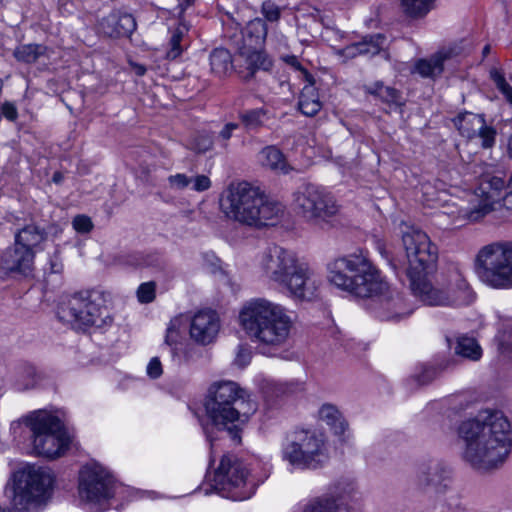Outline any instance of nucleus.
<instances>
[{"label": "nucleus", "instance_id": "f257e3e1", "mask_svg": "<svg viewBox=\"0 0 512 512\" xmlns=\"http://www.w3.org/2000/svg\"><path fill=\"white\" fill-rule=\"evenodd\" d=\"M328 279L336 287L359 298L379 297L375 316L381 321L399 322L413 313L401 293L385 294L389 285L381 272L363 254H350L328 265Z\"/></svg>", "mask_w": 512, "mask_h": 512}, {"label": "nucleus", "instance_id": "f03ea898", "mask_svg": "<svg viewBox=\"0 0 512 512\" xmlns=\"http://www.w3.org/2000/svg\"><path fill=\"white\" fill-rule=\"evenodd\" d=\"M456 432L463 461L478 471L496 468L512 449V427L500 411H480L460 422Z\"/></svg>", "mask_w": 512, "mask_h": 512}, {"label": "nucleus", "instance_id": "7ed1b4c3", "mask_svg": "<svg viewBox=\"0 0 512 512\" xmlns=\"http://www.w3.org/2000/svg\"><path fill=\"white\" fill-rule=\"evenodd\" d=\"M402 244L408 260L405 270L412 293L429 306H449L457 302L470 303L473 300L468 284L461 280L459 289L463 299L451 298L450 295L432 286L429 277L437 269L438 248L422 230L401 223Z\"/></svg>", "mask_w": 512, "mask_h": 512}, {"label": "nucleus", "instance_id": "20e7f679", "mask_svg": "<svg viewBox=\"0 0 512 512\" xmlns=\"http://www.w3.org/2000/svg\"><path fill=\"white\" fill-rule=\"evenodd\" d=\"M245 391L237 383L224 381L210 387L205 399L208 417L202 422V430L210 444L208 468L215 462L214 448L218 440L229 438L235 444L242 440V427L248 421L249 413L242 411Z\"/></svg>", "mask_w": 512, "mask_h": 512}, {"label": "nucleus", "instance_id": "39448f33", "mask_svg": "<svg viewBox=\"0 0 512 512\" xmlns=\"http://www.w3.org/2000/svg\"><path fill=\"white\" fill-rule=\"evenodd\" d=\"M239 320L251 341L263 347L282 345L292 324L283 306L265 298L246 302L240 310Z\"/></svg>", "mask_w": 512, "mask_h": 512}, {"label": "nucleus", "instance_id": "423d86ee", "mask_svg": "<svg viewBox=\"0 0 512 512\" xmlns=\"http://www.w3.org/2000/svg\"><path fill=\"white\" fill-rule=\"evenodd\" d=\"M261 264L265 275L293 297L301 300L315 297L321 281L307 264L298 262L293 252L273 245L264 253Z\"/></svg>", "mask_w": 512, "mask_h": 512}, {"label": "nucleus", "instance_id": "0eeeda50", "mask_svg": "<svg viewBox=\"0 0 512 512\" xmlns=\"http://www.w3.org/2000/svg\"><path fill=\"white\" fill-rule=\"evenodd\" d=\"M220 205L229 218L255 227L267 226V221L283 213L280 203L270 200L258 187L247 182L230 185Z\"/></svg>", "mask_w": 512, "mask_h": 512}, {"label": "nucleus", "instance_id": "6e6552de", "mask_svg": "<svg viewBox=\"0 0 512 512\" xmlns=\"http://www.w3.org/2000/svg\"><path fill=\"white\" fill-rule=\"evenodd\" d=\"M281 453L283 460L301 470L320 469L329 458L323 436L309 429L288 432Z\"/></svg>", "mask_w": 512, "mask_h": 512}, {"label": "nucleus", "instance_id": "1a4fd4ad", "mask_svg": "<svg viewBox=\"0 0 512 512\" xmlns=\"http://www.w3.org/2000/svg\"><path fill=\"white\" fill-rule=\"evenodd\" d=\"M25 424L30 429L32 449L37 456L54 459L68 448L69 437L57 416L37 410L25 417Z\"/></svg>", "mask_w": 512, "mask_h": 512}, {"label": "nucleus", "instance_id": "9d476101", "mask_svg": "<svg viewBox=\"0 0 512 512\" xmlns=\"http://www.w3.org/2000/svg\"><path fill=\"white\" fill-rule=\"evenodd\" d=\"M212 481L211 488L214 491L233 501L251 498L257 488L247 464L234 454H224L221 457Z\"/></svg>", "mask_w": 512, "mask_h": 512}, {"label": "nucleus", "instance_id": "9b49d317", "mask_svg": "<svg viewBox=\"0 0 512 512\" xmlns=\"http://www.w3.org/2000/svg\"><path fill=\"white\" fill-rule=\"evenodd\" d=\"M103 299L94 293H78L57 308L60 321L82 327H94L105 331L113 324V317Z\"/></svg>", "mask_w": 512, "mask_h": 512}, {"label": "nucleus", "instance_id": "f8f14e48", "mask_svg": "<svg viewBox=\"0 0 512 512\" xmlns=\"http://www.w3.org/2000/svg\"><path fill=\"white\" fill-rule=\"evenodd\" d=\"M55 477L49 468L27 466L14 474L12 505L27 511L51 495Z\"/></svg>", "mask_w": 512, "mask_h": 512}, {"label": "nucleus", "instance_id": "ddd939ff", "mask_svg": "<svg viewBox=\"0 0 512 512\" xmlns=\"http://www.w3.org/2000/svg\"><path fill=\"white\" fill-rule=\"evenodd\" d=\"M479 279L496 289L512 287V243H492L483 247L476 258Z\"/></svg>", "mask_w": 512, "mask_h": 512}, {"label": "nucleus", "instance_id": "4468645a", "mask_svg": "<svg viewBox=\"0 0 512 512\" xmlns=\"http://www.w3.org/2000/svg\"><path fill=\"white\" fill-rule=\"evenodd\" d=\"M116 486L115 478L98 463L86 464L79 471V498L93 512L107 509L109 500L116 493Z\"/></svg>", "mask_w": 512, "mask_h": 512}, {"label": "nucleus", "instance_id": "2eb2a0df", "mask_svg": "<svg viewBox=\"0 0 512 512\" xmlns=\"http://www.w3.org/2000/svg\"><path fill=\"white\" fill-rule=\"evenodd\" d=\"M293 206L298 215L313 224L326 222L338 212L334 197L322 186L300 185L293 193Z\"/></svg>", "mask_w": 512, "mask_h": 512}, {"label": "nucleus", "instance_id": "dca6fc26", "mask_svg": "<svg viewBox=\"0 0 512 512\" xmlns=\"http://www.w3.org/2000/svg\"><path fill=\"white\" fill-rule=\"evenodd\" d=\"M451 467L440 459L419 463L414 473V485L423 492L445 493L452 483Z\"/></svg>", "mask_w": 512, "mask_h": 512}, {"label": "nucleus", "instance_id": "f3484780", "mask_svg": "<svg viewBox=\"0 0 512 512\" xmlns=\"http://www.w3.org/2000/svg\"><path fill=\"white\" fill-rule=\"evenodd\" d=\"M354 487L338 483L317 497L311 498L301 512H349L353 500Z\"/></svg>", "mask_w": 512, "mask_h": 512}, {"label": "nucleus", "instance_id": "a211bd4d", "mask_svg": "<svg viewBox=\"0 0 512 512\" xmlns=\"http://www.w3.org/2000/svg\"><path fill=\"white\" fill-rule=\"evenodd\" d=\"M510 189L505 180L499 176H483L479 186L476 189V195L482 198V204L469 214V218L473 221L479 220L481 217L493 210V205L502 198L506 203L512 202V197L508 199Z\"/></svg>", "mask_w": 512, "mask_h": 512}, {"label": "nucleus", "instance_id": "6ab92c4d", "mask_svg": "<svg viewBox=\"0 0 512 512\" xmlns=\"http://www.w3.org/2000/svg\"><path fill=\"white\" fill-rule=\"evenodd\" d=\"M137 28L135 18L119 10H113L108 15L97 20L96 31L108 38H128Z\"/></svg>", "mask_w": 512, "mask_h": 512}, {"label": "nucleus", "instance_id": "aec40b11", "mask_svg": "<svg viewBox=\"0 0 512 512\" xmlns=\"http://www.w3.org/2000/svg\"><path fill=\"white\" fill-rule=\"evenodd\" d=\"M50 376L44 370L38 369L33 363L19 361L12 370V385L16 391L25 392L39 389L49 384Z\"/></svg>", "mask_w": 512, "mask_h": 512}, {"label": "nucleus", "instance_id": "412c9836", "mask_svg": "<svg viewBox=\"0 0 512 512\" xmlns=\"http://www.w3.org/2000/svg\"><path fill=\"white\" fill-rule=\"evenodd\" d=\"M61 228L57 224H50L47 227H41L38 224L30 223L18 229L14 236V241L18 245L30 249L35 255L44 250V244L49 235L57 237L61 233Z\"/></svg>", "mask_w": 512, "mask_h": 512}, {"label": "nucleus", "instance_id": "4be33fe9", "mask_svg": "<svg viewBox=\"0 0 512 512\" xmlns=\"http://www.w3.org/2000/svg\"><path fill=\"white\" fill-rule=\"evenodd\" d=\"M219 318L213 310H202L194 315L190 325V336L197 343H211L219 332Z\"/></svg>", "mask_w": 512, "mask_h": 512}, {"label": "nucleus", "instance_id": "5701e85b", "mask_svg": "<svg viewBox=\"0 0 512 512\" xmlns=\"http://www.w3.org/2000/svg\"><path fill=\"white\" fill-rule=\"evenodd\" d=\"M454 366L455 360L452 358H442L419 363L416 365L408 381L410 384L417 387L426 386L438 379L444 372L451 370Z\"/></svg>", "mask_w": 512, "mask_h": 512}, {"label": "nucleus", "instance_id": "b1692460", "mask_svg": "<svg viewBox=\"0 0 512 512\" xmlns=\"http://www.w3.org/2000/svg\"><path fill=\"white\" fill-rule=\"evenodd\" d=\"M35 254L23 247L18 245L16 241L12 247L7 248L2 257V267L8 272H16L26 275L32 271L34 264Z\"/></svg>", "mask_w": 512, "mask_h": 512}, {"label": "nucleus", "instance_id": "393cba45", "mask_svg": "<svg viewBox=\"0 0 512 512\" xmlns=\"http://www.w3.org/2000/svg\"><path fill=\"white\" fill-rule=\"evenodd\" d=\"M238 53L244 61L249 77H253L258 71L266 72L272 68L273 61L263 47L240 46Z\"/></svg>", "mask_w": 512, "mask_h": 512}, {"label": "nucleus", "instance_id": "a878e982", "mask_svg": "<svg viewBox=\"0 0 512 512\" xmlns=\"http://www.w3.org/2000/svg\"><path fill=\"white\" fill-rule=\"evenodd\" d=\"M273 118L267 106L242 109L238 112V119L247 133H258L267 128V123Z\"/></svg>", "mask_w": 512, "mask_h": 512}, {"label": "nucleus", "instance_id": "bb28decb", "mask_svg": "<svg viewBox=\"0 0 512 512\" xmlns=\"http://www.w3.org/2000/svg\"><path fill=\"white\" fill-rule=\"evenodd\" d=\"M298 109L307 117L315 116L322 109L318 89L315 87V78L311 73L306 74V85L299 95Z\"/></svg>", "mask_w": 512, "mask_h": 512}, {"label": "nucleus", "instance_id": "cd10ccee", "mask_svg": "<svg viewBox=\"0 0 512 512\" xmlns=\"http://www.w3.org/2000/svg\"><path fill=\"white\" fill-rule=\"evenodd\" d=\"M386 42L385 35L376 33L367 35L361 41L352 43L344 48V54L348 57L358 55H377L383 49Z\"/></svg>", "mask_w": 512, "mask_h": 512}, {"label": "nucleus", "instance_id": "c85d7f7f", "mask_svg": "<svg viewBox=\"0 0 512 512\" xmlns=\"http://www.w3.org/2000/svg\"><path fill=\"white\" fill-rule=\"evenodd\" d=\"M319 418L330 427L332 432L338 436L341 441H345V432L348 429V423L335 405L328 403L323 404L319 409Z\"/></svg>", "mask_w": 512, "mask_h": 512}, {"label": "nucleus", "instance_id": "c756f323", "mask_svg": "<svg viewBox=\"0 0 512 512\" xmlns=\"http://www.w3.org/2000/svg\"><path fill=\"white\" fill-rule=\"evenodd\" d=\"M267 24L261 18H255L247 23L242 31V45L247 47H263L267 37Z\"/></svg>", "mask_w": 512, "mask_h": 512}, {"label": "nucleus", "instance_id": "7c9ffc66", "mask_svg": "<svg viewBox=\"0 0 512 512\" xmlns=\"http://www.w3.org/2000/svg\"><path fill=\"white\" fill-rule=\"evenodd\" d=\"M484 121V114H476L468 111L459 113L453 119V123L459 133L468 139L476 138V132L483 127Z\"/></svg>", "mask_w": 512, "mask_h": 512}, {"label": "nucleus", "instance_id": "2f4dec72", "mask_svg": "<svg viewBox=\"0 0 512 512\" xmlns=\"http://www.w3.org/2000/svg\"><path fill=\"white\" fill-rule=\"evenodd\" d=\"M451 57L450 51H439L429 59H419L415 64V70L422 77L434 78L444 71V62Z\"/></svg>", "mask_w": 512, "mask_h": 512}, {"label": "nucleus", "instance_id": "473e14b6", "mask_svg": "<svg viewBox=\"0 0 512 512\" xmlns=\"http://www.w3.org/2000/svg\"><path fill=\"white\" fill-rule=\"evenodd\" d=\"M366 91L389 106L393 105L400 110L405 105L402 93L394 87L384 85L381 81H376L367 86Z\"/></svg>", "mask_w": 512, "mask_h": 512}, {"label": "nucleus", "instance_id": "72a5a7b5", "mask_svg": "<svg viewBox=\"0 0 512 512\" xmlns=\"http://www.w3.org/2000/svg\"><path fill=\"white\" fill-rule=\"evenodd\" d=\"M210 67L211 71L221 77L233 68L232 56L226 48H215L210 53Z\"/></svg>", "mask_w": 512, "mask_h": 512}, {"label": "nucleus", "instance_id": "f704fd0d", "mask_svg": "<svg viewBox=\"0 0 512 512\" xmlns=\"http://www.w3.org/2000/svg\"><path fill=\"white\" fill-rule=\"evenodd\" d=\"M260 157L263 166L271 170H280L284 173L288 172L285 156L278 147L274 145L264 147L260 151Z\"/></svg>", "mask_w": 512, "mask_h": 512}, {"label": "nucleus", "instance_id": "c9c22d12", "mask_svg": "<svg viewBox=\"0 0 512 512\" xmlns=\"http://www.w3.org/2000/svg\"><path fill=\"white\" fill-rule=\"evenodd\" d=\"M47 51V47L42 44H21L13 52V56L19 62L31 64L35 63Z\"/></svg>", "mask_w": 512, "mask_h": 512}, {"label": "nucleus", "instance_id": "e433bc0d", "mask_svg": "<svg viewBox=\"0 0 512 512\" xmlns=\"http://www.w3.org/2000/svg\"><path fill=\"white\" fill-rule=\"evenodd\" d=\"M455 353L472 361H478L482 357V348L475 338L461 336L457 339Z\"/></svg>", "mask_w": 512, "mask_h": 512}, {"label": "nucleus", "instance_id": "4c0bfd02", "mask_svg": "<svg viewBox=\"0 0 512 512\" xmlns=\"http://www.w3.org/2000/svg\"><path fill=\"white\" fill-rule=\"evenodd\" d=\"M434 0H400L403 12L410 18L426 16L433 7Z\"/></svg>", "mask_w": 512, "mask_h": 512}, {"label": "nucleus", "instance_id": "58836bf2", "mask_svg": "<svg viewBox=\"0 0 512 512\" xmlns=\"http://www.w3.org/2000/svg\"><path fill=\"white\" fill-rule=\"evenodd\" d=\"M214 142H216V140L213 133L203 130L196 133L191 141L190 146L193 151L202 154L211 150Z\"/></svg>", "mask_w": 512, "mask_h": 512}, {"label": "nucleus", "instance_id": "ea45409f", "mask_svg": "<svg viewBox=\"0 0 512 512\" xmlns=\"http://www.w3.org/2000/svg\"><path fill=\"white\" fill-rule=\"evenodd\" d=\"M187 29L184 26L179 25L173 32L170 38V48L166 52V58L174 60L179 57L182 53L181 41L183 35Z\"/></svg>", "mask_w": 512, "mask_h": 512}, {"label": "nucleus", "instance_id": "a19ab883", "mask_svg": "<svg viewBox=\"0 0 512 512\" xmlns=\"http://www.w3.org/2000/svg\"><path fill=\"white\" fill-rule=\"evenodd\" d=\"M490 78L506 100L512 104V86L507 83L504 75L499 70L492 69L490 71Z\"/></svg>", "mask_w": 512, "mask_h": 512}, {"label": "nucleus", "instance_id": "79ce46f5", "mask_svg": "<svg viewBox=\"0 0 512 512\" xmlns=\"http://www.w3.org/2000/svg\"><path fill=\"white\" fill-rule=\"evenodd\" d=\"M496 135V129L493 126H488L486 120L483 123V127L476 132V137L481 139V146L484 149L492 148L495 145Z\"/></svg>", "mask_w": 512, "mask_h": 512}, {"label": "nucleus", "instance_id": "37998d69", "mask_svg": "<svg viewBox=\"0 0 512 512\" xmlns=\"http://www.w3.org/2000/svg\"><path fill=\"white\" fill-rule=\"evenodd\" d=\"M156 296V284L153 281L140 284L137 289V297L140 303H151Z\"/></svg>", "mask_w": 512, "mask_h": 512}, {"label": "nucleus", "instance_id": "c03bdc74", "mask_svg": "<svg viewBox=\"0 0 512 512\" xmlns=\"http://www.w3.org/2000/svg\"><path fill=\"white\" fill-rule=\"evenodd\" d=\"M239 125V123L228 122L219 131L215 140L222 149H226L228 147V142L231 139L233 132L239 128Z\"/></svg>", "mask_w": 512, "mask_h": 512}, {"label": "nucleus", "instance_id": "a18cd8bd", "mask_svg": "<svg viewBox=\"0 0 512 512\" xmlns=\"http://www.w3.org/2000/svg\"><path fill=\"white\" fill-rule=\"evenodd\" d=\"M372 242L374 244L375 249L379 252L381 257L392 267V269L398 275L399 274L398 268H397L396 264L394 263V260L391 257L390 251L386 247V243L382 239H380L376 236H373Z\"/></svg>", "mask_w": 512, "mask_h": 512}, {"label": "nucleus", "instance_id": "49530a36", "mask_svg": "<svg viewBox=\"0 0 512 512\" xmlns=\"http://www.w3.org/2000/svg\"><path fill=\"white\" fill-rule=\"evenodd\" d=\"M178 338V331L172 326L168 327L164 339L163 348L168 349L173 358L177 355Z\"/></svg>", "mask_w": 512, "mask_h": 512}, {"label": "nucleus", "instance_id": "de8ad7c7", "mask_svg": "<svg viewBox=\"0 0 512 512\" xmlns=\"http://www.w3.org/2000/svg\"><path fill=\"white\" fill-rule=\"evenodd\" d=\"M265 19L270 22H277L281 17V9L272 1H265L261 8Z\"/></svg>", "mask_w": 512, "mask_h": 512}, {"label": "nucleus", "instance_id": "09e8293b", "mask_svg": "<svg viewBox=\"0 0 512 512\" xmlns=\"http://www.w3.org/2000/svg\"><path fill=\"white\" fill-rule=\"evenodd\" d=\"M47 266L48 267L44 268L45 272L49 271V273L51 274H57L62 272L63 263L61 258V252L58 248H56L55 251L51 255H49Z\"/></svg>", "mask_w": 512, "mask_h": 512}, {"label": "nucleus", "instance_id": "8fccbe9b", "mask_svg": "<svg viewBox=\"0 0 512 512\" xmlns=\"http://www.w3.org/2000/svg\"><path fill=\"white\" fill-rule=\"evenodd\" d=\"M72 225L78 233H88L93 229V223L86 215L75 216Z\"/></svg>", "mask_w": 512, "mask_h": 512}, {"label": "nucleus", "instance_id": "3c124183", "mask_svg": "<svg viewBox=\"0 0 512 512\" xmlns=\"http://www.w3.org/2000/svg\"><path fill=\"white\" fill-rule=\"evenodd\" d=\"M192 182V178L186 174L177 173L168 177V183L172 188L183 190L187 188Z\"/></svg>", "mask_w": 512, "mask_h": 512}, {"label": "nucleus", "instance_id": "603ef678", "mask_svg": "<svg viewBox=\"0 0 512 512\" xmlns=\"http://www.w3.org/2000/svg\"><path fill=\"white\" fill-rule=\"evenodd\" d=\"M192 189L197 192H203L208 190L211 187V180L206 175H197L195 178H192Z\"/></svg>", "mask_w": 512, "mask_h": 512}, {"label": "nucleus", "instance_id": "864d4df0", "mask_svg": "<svg viewBox=\"0 0 512 512\" xmlns=\"http://www.w3.org/2000/svg\"><path fill=\"white\" fill-rule=\"evenodd\" d=\"M250 360L251 352L249 348L243 345H239L235 358V363L240 367H245L250 363Z\"/></svg>", "mask_w": 512, "mask_h": 512}, {"label": "nucleus", "instance_id": "5fc2aeb1", "mask_svg": "<svg viewBox=\"0 0 512 512\" xmlns=\"http://www.w3.org/2000/svg\"><path fill=\"white\" fill-rule=\"evenodd\" d=\"M163 373L162 364L158 357H153L147 365V375L151 379H158Z\"/></svg>", "mask_w": 512, "mask_h": 512}, {"label": "nucleus", "instance_id": "6e6d98bb", "mask_svg": "<svg viewBox=\"0 0 512 512\" xmlns=\"http://www.w3.org/2000/svg\"><path fill=\"white\" fill-rule=\"evenodd\" d=\"M284 62L291 66L294 70L299 71L302 75V79L306 82V74L310 73L306 68L302 66L297 56L287 55L283 58Z\"/></svg>", "mask_w": 512, "mask_h": 512}, {"label": "nucleus", "instance_id": "4d7b16f0", "mask_svg": "<svg viewBox=\"0 0 512 512\" xmlns=\"http://www.w3.org/2000/svg\"><path fill=\"white\" fill-rule=\"evenodd\" d=\"M1 114L9 121H15L18 118L17 108L11 102H5L2 104Z\"/></svg>", "mask_w": 512, "mask_h": 512}, {"label": "nucleus", "instance_id": "13d9d810", "mask_svg": "<svg viewBox=\"0 0 512 512\" xmlns=\"http://www.w3.org/2000/svg\"><path fill=\"white\" fill-rule=\"evenodd\" d=\"M178 4L176 9L178 10V14L182 15L189 7L194 4V0H177Z\"/></svg>", "mask_w": 512, "mask_h": 512}, {"label": "nucleus", "instance_id": "bf43d9fd", "mask_svg": "<svg viewBox=\"0 0 512 512\" xmlns=\"http://www.w3.org/2000/svg\"><path fill=\"white\" fill-rule=\"evenodd\" d=\"M132 68L134 73L139 77L144 76L147 72V68L142 64L133 63Z\"/></svg>", "mask_w": 512, "mask_h": 512}, {"label": "nucleus", "instance_id": "052dcab7", "mask_svg": "<svg viewBox=\"0 0 512 512\" xmlns=\"http://www.w3.org/2000/svg\"><path fill=\"white\" fill-rule=\"evenodd\" d=\"M52 180L56 184H60L63 181V175L60 172H55L53 174Z\"/></svg>", "mask_w": 512, "mask_h": 512}, {"label": "nucleus", "instance_id": "680f3d73", "mask_svg": "<svg viewBox=\"0 0 512 512\" xmlns=\"http://www.w3.org/2000/svg\"><path fill=\"white\" fill-rule=\"evenodd\" d=\"M22 510L16 509L13 505V508H7L0 505V512H21Z\"/></svg>", "mask_w": 512, "mask_h": 512}, {"label": "nucleus", "instance_id": "e2e57ef3", "mask_svg": "<svg viewBox=\"0 0 512 512\" xmlns=\"http://www.w3.org/2000/svg\"><path fill=\"white\" fill-rule=\"evenodd\" d=\"M490 52V45H485L483 50H482V54H483V57H486Z\"/></svg>", "mask_w": 512, "mask_h": 512}, {"label": "nucleus", "instance_id": "0e129e2a", "mask_svg": "<svg viewBox=\"0 0 512 512\" xmlns=\"http://www.w3.org/2000/svg\"><path fill=\"white\" fill-rule=\"evenodd\" d=\"M267 223V225H274V222L269 223V221H267Z\"/></svg>", "mask_w": 512, "mask_h": 512}, {"label": "nucleus", "instance_id": "69168bd1", "mask_svg": "<svg viewBox=\"0 0 512 512\" xmlns=\"http://www.w3.org/2000/svg\"><path fill=\"white\" fill-rule=\"evenodd\" d=\"M3 2V0H0V4Z\"/></svg>", "mask_w": 512, "mask_h": 512}]
</instances>
